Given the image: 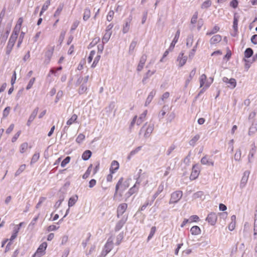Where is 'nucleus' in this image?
<instances>
[{
    "instance_id": "338daca9",
    "label": "nucleus",
    "mask_w": 257,
    "mask_h": 257,
    "mask_svg": "<svg viewBox=\"0 0 257 257\" xmlns=\"http://www.w3.org/2000/svg\"><path fill=\"white\" fill-rule=\"evenodd\" d=\"M95 54V51H94V50H92V51L90 52V54H89V56H88V58H87V61H88V63H91V61H92V59H93V57H94V56Z\"/></svg>"
},
{
    "instance_id": "9b49d317",
    "label": "nucleus",
    "mask_w": 257,
    "mask_h": 257,
    "mask_svg": "<svg viewBox=\"0 0 257 257\" xmlns=\"http://www.w3.org/2000/svg\"><path fill=\"white\" fill-rule=\"evenodd\" d=\"M140 183L141 181L137 179L135 184L132 188H131L127 192V193L128 194V196L132 195L133 194L138 191Z\"/></svg>"
},
{
    "instance_id": "5fc2aeb1",
    "label": "nucleus",
    "mask_w": 257,
    "mask_h": 257,
    "mask_svg": "<svg viewBox=\"0 0 257 257\" xmlns=\"http://www.w3.org/2000/svg\"><path fill=\"white\" fill-rule=\"evenodd\" d=\"M28 143H23L21 146L20 149V151L21 153H24L26 152V150L28 148Z\"/></svg>"
},
{
    "instance_id": "6e6552de",
    "label": "nucleus",
    "mask_w": 257,
    "mask_h": 257,
    "mask_svg": "<svg viewBox=\"0 0 257 257\" xmlns=\"http://www.w3.org/2000/svg\"><path fill=\"white\" fill-rule=\"evenodd\" d=\"M16 40L17 39L13 38V37L10 38L7 46L6 47V53L7 55H9L11 53Z\"/></svg>"
},
{
    "instance_id": "72a5a7b5",
    "label": "nucleus",
    "mask_w": 257,
    "mask_h": 257,
    "mask_svg": "<svg viewBox=\"0 0 257 257\" xmlns=\"http://www.w3.org/2000/svg\"><path fill=\"white\" fill-rule=\"evenodd\" d=\"M137 42H138V41L136 39H134L131 42V43L130 45V47H129V53L130 54L132 53L134 51V50L137 44Z\"/></svg>"
},
{
    "instance_id": "aec40b11",
    "label": "nucleus",
    "mask_w": 257,
    "mask_h": 257,
    "mask_svg": "<svg viewBox=\"0 0 257 257\" xmlns=\"http://www.w3.org/2000/svg\"><path fill=\"white\" fill-rule=\"evenodd\" d=\"M201 163L203 165H207L209 166H213L214 163L211 160L208 158L207 156H205L201 160Z\"/></svg>"
},
{
    "instance_id": "052dcab7",
    "label": "nucleus",
    "mask_w": 257,
    "mask_h": 257,
    "mask_svg": "<svg viewBox=\"0 0 257 257\" xmlns=\"http://www.w3.org/2000/svg\"><path fill=\"white\" fill-rule=\"evenodd\" d=\"M100 55H97L95 58H94V60L93 61V62L91 65L92 68H94L96 65L97 64L98 62H99L100 59Z\"/></svg>"
},
{
    "instance_id": "7ed1b4c3",
    "label": "nucleus",
    "mask_w": 257,
    "mask_h": 257,
    "mask_svg": "<svg viewBox=\"0 0 257 257\" xmlns=\"http://www.w3.org/2000/svg\"><path fill=\"white\" fill-rule=\"evenodd\" d=\"M128 218V215H124L122 217L121 219L119 220L116 224L114 230L115 231H119L124 225Z\"/></svg>"
},
{
    "instance_id": "f03ea898",
    "label": "nucleus",
    "mask_w": 257,
    "mask_h": 257,
    "mask_svg": "<svg viewBox=\"0 0 257 257\" xmlns=\"http://www.w3.org/2000/svg\"><path fill=\"white\" fill-rule=\"evenodd\" d=\"M183 195L182 191L178 190L171 194V198L169 201L170 204L176 203L182 198Z\"/></svg>"
},
{
    "instance_id": "864d4df0",
    "label": "nucleus",
    "mask_w": 257,
    "mask_h": 257,
    "mask_svg": "<svg viewBox=\"0 0 257 257\" xmlns=\"http://www.w3.org/2000/svg\"><path fill=\"white\" fill-rule=\"evenodd\" d=\"M156 231V227L153 226L151 229V231H150V234L148 237V238H147L148 241L150 240L153 237Z\"/></svg>"
},
{
    "instance_id": "4468645a",
    "label": "nucleus",
    "mask_w": 257,
    "mask_h": 257,
    "mask_svg": "<svg viewBox=\"0 0 257 257\" xmlns=\"http://www.w3.org/2000/svg\"><path fill=\"white\" fill-rule=\"evenodd\" d=\"M113 247V239L111 237L108 238L106 244L104 245V250L109 252Z\"/></svg>"
},
{
    "instance_id": "bf43d9fd",
    "label": "nucleus",
    "mask_w": 257,
    "mask_h": 257,
    "mask_svg": "<svg viewBox=\"0 0 257 257\" xmlns=\"http://www.w3.org/2000/svg\"><path fill=\"white\" fill-rule=\"evenodd\" d=\"M85 139V136L82 134H80L76 139V142L80 144Z\"/></svg>"
},
{
    "instance_id": "a211bd4d",
    "label": "nucleus",
    "mask_w": 257,
    "mask_h": 257,
    "mask_svg": "<svg viewBox=\"0 0 257 257\" xmlns=\"http://www.w3.org/2000/svg\"><path fill=\"white\" fill-rule=\"evenodd\" d=\"M156 72V70L151 71L149 70L146 73H145L144 75L143 78L142 79V82L143 84H145L147 82V80L151 77Z\"/></svg>"
},
{
    "instance_id": "79ce46f5",
    "label": "nucleus",
    "mask_w": 257,
    "mask_h": 257,
    "mask_svg": "<svg viewBox=\"0 0 257 257\" xmlns=\"http://www.w3.org/2000/svg\"><path fill=\"white\" fill-rule=\"evenodd\" d=\"M200 136L199 135H195L189 142V144L191 146H195L196 142L199 139Z\"/></svg>"
},
{
    "instance_id": "dca6fc26",
    "label": "nucleus",
    "mask_w": 257,
    "mask_h": 257,
    "mask_svg": "<svg viewBox=\"0 0 257 257\" xmlns=\"http://www.w3.org/2000/svg\"><path fill=\"white\" fill-rule=\"evenodd\" d=\"M132 21L131 18H128L125 21L124 24L123 26V28L122 30V33L123 34H126L130 30V23Z\"/></svg>"
},
{
    "instance_id": "09e8293b",
    "label": "nucleus",
    "mask_w": 257,
    "mask_h": 257,
    "mask_svg": "<svg viewBox=\"0 0 257 257\" xmlns=\"http://www.w3.org/2000/svg\"><path fill=\"white\" fill-rule=\"evenodd\" d=\"M40 157V154L39 153H35L31 159V164L35 163L38 161Z\"/></svg>"
},
{
    "instance_id": "0eeeda50",
    "label": "nucleus",
    "mask_w": 257,
    "mask_h": 257,
    "mask_svg": "<svg viewBox=\"0 0 257 257\" xmlns=\"http://www.w3.org/2000/svg\"><path fill=\"white\" fill-rule=\"evenodd\" d=\"M217 219L216 214L215 213L211 212L208 215L206 220L211 225H214L216 222Z\"/></svg>"
},
{
    "instance_id": "bb28decb",
    "label": "nucleus",
    "mask_w": 257,
    "mask_h": 257,
    "mask_svg": "<svg viewBox=\"0 0 257 257\" xmlns=\"http://www.w3.org/2000/svg\"><path fill=\"white\" fill-rule=\"evenodd\" d=\"M78 116L76 114H74L72 115L70 118H69L66 122V124L68 125H70L73 123L77 122Z\"/></svg>"
},
{
    "instance_id": "1a4fd4ad",
    "label": "nucleus",
    "mask_w": 257,
    "mask_h": 257,
    "mask_svg": "<svg viewBox=\"0 0 257 257\" xmlns=\"http://www.w3.org/2000/svg\"><path fill=\"white\" fill-rule=\"evenodd\" d=\"M249 174L250 173L248 171H245L244 172L240 183V187L241 188H243L245 186L248 179Z\"/></svg>"
},
{
    "instance_id": "f3484780",
    "label": "nucleus",
    "mask_w": 257,
    "mask_h": 257,
    "mask_svg": "<svg viewBox=\"0 0 257 257\" xmlns=\"http://www.w3.org/2000/svg\"><path fill=\"white\" fill-rule=\"evenodd\" d=\"M156 93V90L154 89L151 91L146 100L145 104V106H147L151 103Z\"/></svg>"
},
{
    "instance_id": "13d9d810",
    "label": "nucleus",
    "mask_w": 257,
    "mask_h": 257,
    "mask_svg": "<svg viewBox=\"0 0 257 257\" xmlns=\"http://www.w3.org/2000/svg\"><path fill=\"white\" fill-rule=\"evenodd\" d=\"M64 200V197H60L59 199L56 202L54 206V207L55 209H57L61 205L62 201Z\"/></svg>"
},
{
    "instance_id": "ea45409f",
    "label": "nucleus",
    "mask_w": 257,
    "mask_h": 257,
    "mask_svg": "<svg viewBox=\"0 0 257 257\" xmlns=\"http://www.w3.org/2000/svg\"><path fill=\"white\" fill-rule=\"evenodd\" d=\"M111 34H112L111 33L105 32L104 35L103 36V37L102 39V41L103 44L106 43L109 41Z\"/></svg>"
},
{
    "instance_id": "e433bc0d",
    "label": "nucleus",
    "mask_w": 257,
    "mask_h": 257,
    "mask_svg": "<svg viewBox=\"0 0 257 257\" xmlns=\"http://www.w3.org/2000/svg\"><path fill=\"white\" fill-rule=\"evenodd\" d=\"M193 43V35H189L187 38L186 46L188 47H191Z\"/></svg>"
},
{
    "instance_id": "a878e982",
    "label": "nucleus",
    "mask_w": 257,
    "mask_h": 257,
    "mask_svg": "<svg viewBox=\"0 0 257 257\" xmlns=\"http://www.w3.org/2000/svg\"><path fill=\"white\" fill-rule=\"evenodd\" d=\"M92 153L90 150L85 151L82 155V159L84 161L88 160L91 156Z\"/></svg>"
},
{
    "instance_id": "c756f323",
    "label": "nucleus",
    "mask_w": 257,
    "mask_h": 257,
    "mask_svg": "<svg viewBox=\"0 0 257 257\" xmlns=\"http://www.w3.org/2000/svg\"><path fill=\"white\" fill-rule=\"evenodd\" d=\"M78 200L77 195H75L70 197L68 201V206L69 207L73 206L77 202Z\"/></svg>"
},
{
    "instance_id": "2f4dec72",
    "label": "nucleus",
    "mask_w": 257,
    "mask_h": 257,
    "mask_svg": "<svg viewBox=\"0 0 257 257\" xmlns=\"http://www.w3.org/2000/svg\"><path fill=\"white\" fill-rule=\"evenodd\" d=\"M207 79L206 75L204 74H202L199 78L200 87H203L206 84Z\"/></svg>"
},
{
    "instance_id": "4c0bfd02",
    "label": "nucleus",
    "mask_w": 257,
    "mask_h": 257,
    "mask_svg": "<svg viewBox=\"0 0 257 257\" xmlns=\"http://www.w3.org/2000/svg\"><path fill=\"white\" fill-rule=\"evenodd\" d=\"M47 246V243L46 242H44L41 244L37 250L38 251V252L43 253L44 251L46 250Z\"/></svg>"
},
{
    "instance_id": "473e14b6",
    "label": "nucleus",
    "mask_w": 257,
    "mask_h": 257,
    "mask_svg": "<svg viewBox=\"0 0 257 257\" xmlns=\"http://www.w3.org/2000/svg\"><path fill=\"white\" fill-rule=\"evenodd\" d=\"M123 179L122 177H121L118 181L117 182L116 186H115V193H114V199L115 198L116 195H117V192H118V189H119V186H121L122 185V182H123Z\"/></svg>"
},
{
    "instance_id": "f8f14e48",
    "label": "nucleus",
    "mask_w": 257,
    "mask_h": 257,
    "mask_svg": "<svg viewBox=\"0 0 257 257\" xmlns=\"http://www.w3.org/2000/svg\"><path fill=\"white\" fill-rule=\"evenodd\" d=\"M209 79H210V82H206L205 84V86L200 90L197 95L195 97V101L197 100V99L202 94H203L206 90L209 87L213 81V78L212 77H209Z\"/></svg>"
},
{
    "instance_id": "0e129e2a",
    "label": "nucleus",
    "mask_w": 257,
    "mask_h": 257,
    "mask_svg": "<svg viewBox=\"0 0 257 257\" xmlns=\"http://www.w3.org/2000/svg\"><path fill=\"white\" fill-rule=\"evenodd\" d=\"M164 183L163 182H162L161 184L159 185V186L158 187L157 191H156V193L160 194L164 190Z\"/></svg>"
},
{
    "instance_id": "603ef678",
    "label": "nucleus",
    "mask_w": 257,
    "mask_h": 257,
    "mask_svg": "<svg viewBox=\"0 0 257 257\" xmlns=\"http://www.w3.org/2000/svg\"><path fill=\"white\" fill-rule=\"evenodd\" d=\"M11 107L10 106L6 107L3 112V118L7 117L10 111Z\"/></svg>"
},
{
    "instance_id": "2eb2a0df",
    "label": "nucleus",
    "mask_w": 257,
    "mask_h": 257,
    "mask_svg": "<svg viewBox=\"0 0 257 257\" xmlns=\"http://www.w3.org/2000/svg\"><path fill=\"white\" fill-rule=\"evenodd\" d=\"M180 31L179 30H178L175 34V36L173 40L172 41V43H171V45L169 48V49L170 51H172L175 47V44L178 42V40L179 39V36H180Z\"/></svg>"
},
{
    "instance_id": "6e6d98bb",
    "label": "nucleus",
    "mask_w": 257,
    "mask_h": 257,
    "mask_svg": "<svg viewBox=\"0 0 257 257\" xmlns=\"http://www.w3.org/2000/svg\"><path fill=\"white\" fill-rule=\"evenodd\" d=\"M71 158L69 156L66 157L61 162V166L64 167L67 164H68L70 161Z\"/></svg>"
},
{
    "instance_id": "5701e85b",
    "label": "nucleus",
    "mask_w": 257,
    "mask_h": 257,
    "mask_svg": "<svg viewBox=\"0 0 257 257\" xmlns=\"http://www.w3.org/2000/svg\"><path fill=\"white\" fill-rule=\"evenodd\" d=\"M190 232L192 235H196L201 233V229L199 226L195 225L191 227Z\"/></svg>"
},
{
    "instance_id": "b1692460",
    "label": "nucleus",
    "mask_w": 257,
    "mask_h": 257,
    "mask_svg": "<svg viewBox=\"0 0 257 257\" xmlns=\"http://www.w3.org/2000/svg\"><path fill=\"white\" fill-rule=\"evenodd\" d=\"M20 26H16L10 37L17 39L20 30Z\"/></svg>"
},
{
    "instance_id": "58836bf2",
    "label": "nucleus",
    "mask_w": 257,
    "mask_h": 257,
    "mask_svg": "<svg viewBox=\"0 0 257 257\" xmlns=\"http://www.w3.org/2000/svg\"><path fill=\"white\" fill-rule=\"evenodd\" d=\"M63 4H60L58 7L57 8L56 11H55L54 17H58L59 15H60L63 9Z\"/></svg>"
},
{
    "instance_id": "a18cd8bd",
    "label": "nucleus",
    "mask_w": 257,
    "mask_h": 257,
    "mask_svg": "<svg viewBox=\"0 0 257 257\" xmlns=\"http://www.w3.org/2000/svg\"><path fill=\"white\" fill-rule=\"evenodd\" d=\"M219 27L217 26H215L211 31H208L206 33L207 35H211L215 34L219 30Z\"/></svg>"
},
{
    "instance_id": "7c9ffc66",
    "label": "nucleus",
    "mask_w": 257,
    "mask_h": 257,
    "mask_svg": "<svg viewBox=\"0 0 257 257\" xmlns=\"http://www.w3.org/2000/svg\"><path fill=\"white\" fill-rule=\"evenodd\" d=\"M90 10L88 8L84 9V14L83 16V19L84 21H86L89 19L90 17Z\"/></svg>"
},
{
    "instance_id": "39448f33",
    "label": "nucleus",
    "mask_w": 257,
    "mask_h": 257,
    "mask_svg": "<svg viewBox=\"0 0 257 257\" xmlns=\"http://www.w3.org/2000/svg\"><path fill=\"white\" fill-rule=\"evenodd\" d=\"M187 59V57L184 56V52L181 51L179 54L177 59V61L179 62L178 66L179 67L183 66L186 62Z\"/></svg>"
},
{
    "instance_id": "de8ad7c7",
    "label": "nucleus",
    "mask_w": 257,
    "mask_h": 257,
    "mask_svg": "<svg viewBox=\"0 0 257 257\" xmlns=\"http://www.w3.org/2000/svg\"><path fill=\"white\" fill-rule=\"evenodd\" d=\"M257 131V124L252 125L249 129L248 135L249 136L253 134Z\"/></svg>"
},
{
    "instance_id": "f704fd0d",
    "label": "nucleus",
    "mask_w": 257,
    "mask_h": 257,
    "mask_svg": "<svg viewBox=\"0 0 257 257\" xmlns=\"http://www.w3.org/2000/svg\"><path fill=\"white\" fill-rule=\"evenodd\" d=\"M193 197L194 199H197V198H202L203 199H204V194L203 191H198L193 195Z\"/></svg>"
},
{
    "instance_id": "9d476101",
    "label": "nucleus",
    "mask_w": 257,
    "mask_h": 257,
    "mask_svg": "<svg viewBox=\"0 0 257 257\" xmlns=\"http://www.w3.org/2000/svg\"><path fill=\"white\" fill-rule=\"evenodd\" d=\"M147 59V56L146 54H143L141 56L137 68V70L138 72H140L143 70L144 65L146 62Z\"/></svg>"
},
{
    "instance_id": "4d7b16f0",
    "label": "nucleus",
    "mask_w": 257,
    "mask_h": 257,
    "mask_svg": "<svg viewBox=\"0 0 257 257\" xmlns=\"http://www.w3.org/2000/svg\"><path fill=\"white\" fill-rule=\"evenodd\" d=\"M241 152L240 149H238L234 155V160L236 161H239L241 159Z\"/></svg>"
},
{
    "instance_id": "774afa93",
    "label": "nucleus",
    "mask_w": 257,
    "mask_h": 257,
    "mask_svg": "<svg viewBox=\"0 0 257 257\" xmlns=\"http://www.w3.org/2000/svg\"><path fill=\"white\" fill-rule=\"evenodd\" d=\"M50 5V0H47L43 5L42 8V11H46Z\"/></svg>"
},
{
    "instance_id": "393cba45",
    "label": "nucleus",
    "mask_w": 257,
    "mask_h": 257,
    "mask_svg": "<svg viewBox=\"0 0 257 257\" xmlns=\"http://www.w3.org/2000/svg\"><path fill=\"white\" fill-rule=\"evenodd\" d=\"M3 27H2L1 25H0V40L2 43H4L6 41L8 36L3 33Z\"/></svg>"
},
{
    "instance_id": "a19ab883",
    "label": "nucleus",
    "mask_w": 257,
    "mask_h": 257,
    "mask_svg": "<svg viewBox=\"0 0 257 257\" xmlns=\"http://www.w3.org/2000/svg\"><path fill=\"white\" fill-rule=\"evenodd\" d=\"M87 89V88L86 86V84L82 83V84L81 85V86H80V87L78 89V93L80 94H82L86 92Z\"/></svg>"
},
{
    "instance_id": "e2e57ef3",
    "label": "nucleus",
    "mask_w": 257,
    "mask_h": 257,
    "mask_svg": "<svg viewBox=\"0 0 257 257\" xmlns=\"http://www.w3.org/2000/svg\"><path fill=\"white\" fill-rule=\"evenodd\" d=\"M114 16V12L112 10L110 11L106 17V19L108 22H110L113 17Z\"/></svg>"
},
{
    "instance_id": "20e7f679",
    "label": "nucleus",
    "mask_w": 257,
    "mask_h": 257,
    "mask_svg": "<svg viewBox=\"0 0 257 257\" xmlns=\"http://www.w3.org/2000/svg\"><path fill=\"white\" fill-rule=\"evenodd\" d=\"M54 46H53V47H49L47 49V50L46 51V53H45V63H46L47 64L49 63L50 60H51V57L53 54V52H54Z\"/></svg>"
},
{
    "instance_id": "f257e3e1",
    "label": "nucleus",
    "mask_w": 257,
    "mask_h": 257,
    "mask_svg": "<svg viewBox=\"0 0 257 257\" xmlns=\"http://www.w3.org/2000/svg\"><path fill=\"white\" fill-rule=\"evenodd\" d=\"M147 123L146 122L141 128L139 135H140L144 132V137L145 139H147L151 136V134L154 129V124H149L148 126L146 127Z\"/></svg>"
},
{
    "instance_id": "c85d7f7f",
    "label": "nucleus",
    "mask_w": 257,
    "mask_h": 257,
    "mask_svg": "<svg viewBox=\"0 0 257 257\" xmlns=\"http://www.w3.org/2000/svg\"><path fill=\"white\" fill-rule=\"evenodd\" d=\"M196 73V69H193L190 73L189 78H188L185 82V87H187L188 84L190 82V81L192 80L193 77L194 76Z\"/></svg>"
},
{
    "instance_id": "680f3d73",
    "label": "nucleus",
    "mask_w": 257,
    "mask_h": 257,
    "mask_svg": "<svg viewBox=\"0 0 257 257\" xmlns=\"http://www.w3.org/2000/svg\"><path fill=\"white\" fill-rule=\"evenodd\" d=\"M237 24H238V18L236 17L235 15L234 16L233 22V28L234 31L237 30Z\"/></svg>"
},
{
    "instance_id": "6ab92c4d",
    "label": "nucleus",
    "mask_w": 257,
    "mask_h": 257,
    "mask_svg": "<svg viewBox=\"0 0 257 257\" xmlns=\"http://www.w3.org/2000/svg\"><path fill=\"white\" fill-rule=\"evenodd\" d=\"M119 168V163L116 161H113L111 162V167L110 168V172L111 173H114Z\"/></svg>"
},
{
    "instance_id": "3c124183",
    "label": "nucleus",
    "mask_w": 257,
    "mask_h": 257,
    "mask_svg": "<svg viewBox=\"0 0 257 257\" xmlns=\"http://www.w3.org/2000/svg\"><path fill=\"white\" fill-rule=\"evenodd\" d=\"M255 146H254V145H253V148H252V149L250 151V152L249 153V154L248 156V159L249 162H250L251 158L253 157V156L255 153Z\"/></svg>"
},
{
    "instance_id": "8fccbe9b",
    "label": "nucleus",
    "mask_w": 257,
    "mask_h": 257,
    "mask_svg": "<svg viewBox=\"0 0 257 257\" xmlns=\"http://www.w3.org/2000/svg\"><path fill=\"white\" fill-rule=\"evenodd\" d=\"M211 5V1L210 0H207L205 1L201 5V8L203 9H207Z\"/></svg>"
},
{
    "instance_id": "49530a36",
    "label": "nucleus",
    "mask_w": 257,
    "mask_h": 257,
    "mask_svg": "<svg viewBox=\"0 0 257 257\" xmlns=\"http://www.w3.org/2000/svg\"><path fill=\"white\" fill-rule=\"evenodd\" d=\"M92 165H90L88 168L85 173L82 176V178L84 179L87 178L90 174L91 171Z\"/></svg>"
},
{
    "instance_id": "ddd939ff",
    "label": "nucleus",
    "mask_w": 257,
    "mask_h": 257,
    "mask_svg": "<svg viewBox=\"0 0 257 257\" xmlns=\"http://www.w3.org/2000/svg\"><path fill=\"white\" fill-rule=\"evenodd\" d=\"M222 81L225 83L229 84L230 85L228 87L231 88H234L236 85V81L234 78L228 79L226 77H224L222 78Z\"/></svg>"
},
{
    "instance_id": "423d86ee",
    "label": "nucleus",
    "mask_w": 257,
    "mask_h": 257,
    "mask_svg": "<svg viewBox=\"0 0 257 257\" xmlns=\"http://www.w3.org/2000/svg\"><path fill=\"white\" fill-rule=\"evenodd\" d=\"M127 208V204L126 203H122L118 205L117 208V217L119 218L122 215Z\"/></svg>"
},
{
    "instance_id": "4be33fe9",
    "label": "nucleus",
    "mask_w": 257,
    "mask_h": 257,
    "mask_svg": "<svg viewBox=\"0 0 257 257\" xmlns=\"http://www.w3.org/2000/svg\"><path fill=\"white\" fill-rule=\"evenodd\" d=\"M147 110H146L140 115L139 118L138 119H137V124L138 125H140L145 120V118L147 115Z\"/></svg>"
},
{
    "instance_id": "37998d69",
    "label": "nucleus",
    "mask_w": 257,
    "mask_h": 257,
    "mask_svg": "<svg viewBox=\"0 0 257 257\" xmlns=\"http://www.w3.org/2000/svg\"><path fill=\"white\" fill-rule=\"evenodd\" d=\"M38 110H39V108L38 107H37L33 111V112H32L31 114L30 115V116H29V119L32 120H34V119L35 118L36 116H37V113H38Z\"/></svg>"
},
{
    "instance_id": "69168bd1",
    "label": "nucleus",
    "mask_w": 257,
    "mask_h": 257,
    "mask_svg": "<svg viewBox=\"0 0 257 257\" xmlns=\"http://www.w3.org/2000/svg\"><path fill=\"white\" fill-rule=\"evenodd\" d=\"M167 107L166 105H164L163 107L162 110L161 111L160 113L159 114V117L160 119H162L164 117V115L166 114V108Z\"/></svg>"
},
{
    "instance_id": "c9c22d12",
    "label": "nucleus",
    "mask_w": 257,
    "mask_h": 257,
    "mask_svg": "<svg viewBox=\"0 0 257 257\" xmlns=\"http://www.w3.org/2000/svg\"><path fill=\"white\" fill-rule=\"evenodd\" d=\"M253 53L252 49L250 48H248L244 51V57L249 58L253 55Z\"/></svg>"
},
{
    "instance_id": "c03bdc74",
    "label": "nucleus",
    "mask_w": 257,
    "mask_h": 257,
    "mask_svg": "<svg viewBox=\"0 0 257 257\" xmlns=\"http://www.w3.org/2000/svg\"><path fill=\"white\" fill-rule=\"evenodd\" d=\"M26 169V165L23 164L20 166L19 168L15 173V176H19L21 173H22Z\"/></svg>"
},
{
    "instance_id": "412c9836",
    "label": "nucleus",
    "mask_w": 257,
    "mask_h": 257,
    "mask_svg": "<svg viewBox=\"0 0 257 257\" xmlns=\"http://www.w3.org/2000/svg\"><path fill=\"white\" fill-rule=\"evenodd\" d=\"M221 36L219 35H216L213 36L210 40V43L211 44H215L219 43L221 40Z\"/></svg>"
},
{
    "instance_id": "cd10ccee",
    "label": "nucleus",
    "mask_w": 257,
    "mask_h": 257,
    "mask_svg": "<svg viewBox=\"0 0 257 257\" xmlns=\"http://www.w3.org/2000/svg\"><path fill=\"white\" fill-rule=\"evenodd\" d=\"M253 238L256 239V235H257V210L255 211L254 214V228H253Z\"/></svg>"
}]
</instances>
